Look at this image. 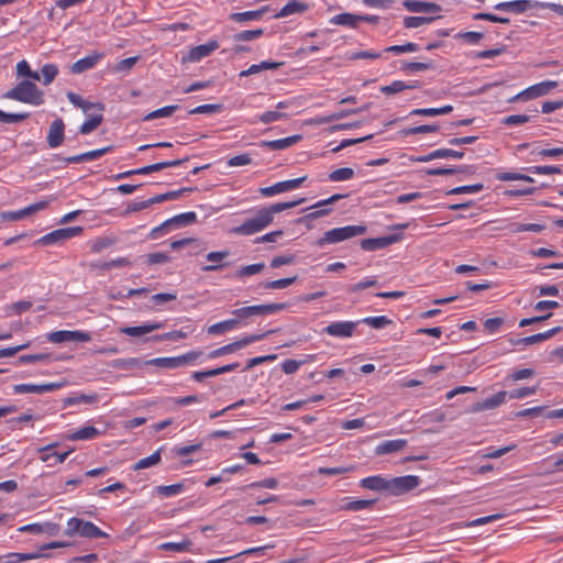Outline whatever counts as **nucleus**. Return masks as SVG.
<instances>
[{
    "instance_id": "37998d69",
    "label": "nucleus",
    "mask_w": 563,
    "mask_h": 563,
    "mask_svg": "<svg viewBox=\"0 0 563 563\" xmlns=\"http://www.w3.org/2000/svg\"><path fill=\"white\" fill-rule=\"evenodd\" d=\"M374 500L368 499L351 500L342 505L341 509L347 511H360L371 508L374 505Z\"/></svg>"
},
{
    "instance_id": "f3484780",
    "label": "nucleus",
    "mask_w": 563,
    "mask_h": 563,
    "mask_svg": "<svg viewBox=\"0 0 563 563\" xmlns=\"http://www.w3.org/2000/svg\"><path fill=\"white\" fill-rule=\"evenodd\" d=\"M344 197H345V195L335 194V195H332L330 198H328L325 200H321V201L317 202L314 206H312L310 208V209L316 208L317 210L308 213L307 216L301 218L299 221L314 220V219H318V218L327 216L331 211V209L323 208V207H325L328 205H331V203H334V202L339 201L340 199H342Z\"/></svg>"
},
{
    "instance_id": "a19ab883",
    "label": "nucleus",
    "mask_w": 563,
    "mask_h": 563,
    "mask_svg": "<svg viewBox=\"0 0 563 563\" xmlns=\"http://www.w3.org/2000/svg\"><path fill=\"white\" fill-rule=\"evenodd\" d=\"M65 232L66 231H64V229H57L55 231H52V232L45 234L44 236H42L38 240V243H41L43 245H51V244H55L60 241L68 240Z\"/></svg>"
},
{
    "instance_id": "412c9836",
    "label": "nucleus",
    "mask_w": 563,
    "mask_h": 563,
    "mask_svg": "<svg viewBox=\"0 0 563 563\" xmlns=\"http://www.w3.org/2000/svg\"><path fill=\"white\" fill-rule=\"evenodd\" d=\"M361 487L375 492H384L388 494L389 478L380 475L369 476L360 482Z\"/></svg>"
},
{
    "instance_id": "680f3d73",
    "label": "nucleus",
    "mask_w": 563,
    "mask_h": 563,
    "mask_svg": "<svg viewBox=\"0 0 563 563\" xmlns=\"http://www.w3.org/2000/svg\"><path fill=\"white\" fill-rule=\"evenodd\" d=\"M187 335H188V332L180 329V330H175V331H170L167 333H163L159 335H155L152 338V340H154V341H164V340L178 341V340L186 339Z\"/></svg>"
},
{
    "instance_id": "4468645a",
    "label": "nucleus",
    "mask_w": 563,
    "mask_h": 563,
    "mask_svg": "<svg viewBox=\"0 0 563 563\" xmlns=\"http://www.w3.org/2000/svg\"><path fill=\"white\" fill-rule=\"evenodd\" d=\"M64 383H47V384H19L13 386V391L15 394H26V393H34V394H44L54 391L60 387H63Z\"/></svg>"
},
{
    "instance_id": "58836bf2",
    "label": "nucleus",
    "mask_w": 563,
    "mask_h": 563,
    "mask_svg": "<svg viewBox=\"0 0 563 563\" xmlns=\"http://www.w3.org/2000/svg\"><path fill=\"white\" fill-rule=\"evenodd\" d=\"M59 70L57 65L55 64H45L41 68V76H42V82L44 86L51 85L56 76L58 75Z\"/></svg>"
},
{
    "instance_id": "2f4dec72",
    "label": "nucleus",
    "mask_w": 563,
    "mask_h": 563,
    "mask_svg": "<svg viewBox=\"0 0 563 563\" xmlns=\"http://www.w3.org/2000/svg\"><path fill=\"white\" fill-rule=\"evenodd\" d=\"M67 99L69 100V102L71 104L82 109V111L86 113L89 112L90 109H95V108L98 109L99 111L103 110V106L101 103L88 102V101L84 100L79 95H77L73 91L67 92Z\"/></svg>"
},
{
    "instance_id": "a878e982",
    "label": "nucleus",
    "mask_w": 563,
    "mask_h": 563,
    "mask_svg": "<svg viewBox=\"0 0 563 563\" xmlns=\"http://www.w3.org/2000/svg\"><path fill=\"white\" fill-rule=\"evenodd\" d=\"M238 367H239V363H232V364H228V365H224V366H221V367H217V368H213V369H208V371H203V372H194L191 377L196 382L200 383L205 378L216 377L218 375H221V374L234 371Z\"/></svg>"
},
{
    "instance_id": "ea45409f",
    "label": "nucleus",
    "mask_w": 563,
    "mask_h": 563,
    "mask_svg": "<svg viewBox=\"0 0 563 563\" xmlns=\"http://www.w3.org/2000/svg\"><path fill=\"white\" fill-rule=\"evenodd\" d=\"M102 120H103V117H102L101 111H99V113H97V114L90 115V118L81 124L80 130H79L80 133L89 134L90 132L96 130L101 124Z\"/></svg>"
},
{
    "instance_id": "f03ea898",
    "label": "nucleus",
    "mask_w": 563,
    "mask_h": 563,
    "mask_svg": "<svg viewBox=\"0 0 563 563\" xmlns=\"http://www.w3.org/2000/svg\"><path fill=\"white\" fill-rule=\"evenodd\" d=\"M367 228L365 225H346L342 228H335L324 232L322 238L317 241L318 246L325 244H334L352 239L354 236L366 233Z\"/></svg>"
},
{
    "instance_id": "a18cd8bd",
    "label": "nucleus",
    "mask_w": 563,
    "mask_h": 563,
    "mask_svg": "<svg viewBox=\"0 0 563 563\" xmlns=\"http://www.w3.org/2000/svg\"><path fill=\"white\" fill-rule=\"evenodd\" d=\"M179 363L180 362L177 360V356L157 357V358H153V360L145 362V364L155 365V366L163 367V368H177V367H180Z\"/></svg>"
},
{
    "instance_id": "39448f33",
    "label": "nucleus",
    "mask_w": 563,
    "mask_h": 563,
    "mask_svg": "<svg viewBox=\"0 0 563 563\" xmlns=\"http://www.w3.org/2000/svg\"><path fill=\"white\" fill-rule=\"evenodd\" d=\"M272 223L268 212L264 209H260L256 216L252 219L244 221L241 225L232 229V232L240 235H252L255 234Z\"/></svg>"
},
{
    "instance_id": "393cba45",
    "label": "nucleus",
    "mask_w": 563,
    "mask_h": 563,
    "mask_svg": "<svg viewBox=\"0 0 563 563\" xmlns=\"http://www.w3.org/2000/svg\"><path fill=\"white\" fill-rule=\"evenodd\" d=\"M506 396H507L506 391H504V390L498 391L497 394L485 399L484 401L476 402L472 407V412H478V411L494 409L505 402Z\"/></svg>"
},
{
    "instance_id": "052dcab7",
    "label": "nucleus",
    "mask_w": 563,
    "mask_h": 563,
    "mask_svg": "<svg viewBox=\"0 0 563 563\" xmlns=\"http://www.w3.org/2000/svg\"><path fill=\"white\" fill-rule=\"evenodd\" d=\"M438 124H423L415 128H409L402 131L405 135L423 134L439 131Z\"/></svg>"
},
{
    "instance_id": "423d86ee",
    "label": "nucleus",
    "mask_w": 563,
    "mask_h": 563,
    "mask_svg": "<svg viewBox=\"0 0 563 563\" xmlns=\"http://www.w3.org/2000/svg\"><path fill=\"white\" fill-rule=\"evenodd\" d=\"M274 331H267L265 333H262V334H252V335H249V336H245L241 340H238L235 342H232L230 344H227V345H223L219 349H216L213 351H211L209 354H208V357L209 358H217V357H220L222 355H227V354H230V353H233L242 347H245L246 345L253 343V342H256V341H260L262 339H264L265 336H267L269 333H273Z\"/></svg>"
},
{
    "instance_id": "a211bd4d",
    "label": "nucleus",
    "mask_w": 563,
    "mask_h": 563,
    "mask_svg": "<svg viewBox=\"0 0 563 563\" xmlns=\"http://www.w3.org/2000/svg\"><path fill=\"white\" fill-rule=\"evenodd\" d=\"M46 207H47V201H40V202L33 203V205L25 207L18 211L2 212L1 217L3 220L18 221V220H21L36 211L45 209Z\"/></svg>"
},
{
    "instance_id": "3c124183",
    "label": "nucleus",
    "mask_w": 563,
    "mask_h": 563,
    "mask_svg": "<svg viewBox=\"0 0 563 563\" xmlns=\"http://www.w3.org/2000/svg\"><path fill=\"white\" fill-rule=\"evenodd\" d=\"M263 33H264L263 29L242 31V32L235 33L233 35V41L234 42L253 41L255 38L261 37L263 35Z\"/></svg>"
},
{
    "instance_id": "338daca9",
    "label": "nucleus",
    "mask_w": 563,
    "mask_h": 563,
    "mask_svg": "<svg viewBox=\"0 0 563 563\" xmlns=\"http://www.w3.org/2000/svg\"><path fill=\"white\" fill-rule=\"evenodd\" d=\"M183 484L162 485L156 487L157 492L165 497L177 495L183 490Z\"/></svg>"
},
{
    "instance_id": "f704fd0d",
    "label": "nucleus",
    "mask_w": 563,
    "mask_h": 563,
    "mask_svg": "<svg viewBox=\"0 0 563 563\" xmlns=\"http://www.w3.org/2000/svg\"><path fill=\"white\" fill-rule=\"evenodd\" d=\"M303 201H305V198H300V199L294 200V201L274 203V205H271L269 207H266L263 209L265 212H268L269 219L273 222L274 214L285 211L290 208H295V207L301 205Z\"/></svg>"
},
{
    "instance_id": "473e14b6",
    "label": "nucleus",
    "mask_w": 563,
    "mask_h": 563,
    "mask_svg": "<svg viewBox=\"0 0 563 563\" xmlns=\"http://www.w3.org/2000/svg\"><path fill=\"white\" fill-rule=\"evenodd\" d=\"M308 10V5L303 2H299L297 0H290L286 5H284L278 13L275 14L276 19L285 18L296 13H302Z\"/></svg>"
},
{
    "instance_id": "0eeeda50",
    "label": "nucleus",
    "mask_w": 563,
    "mask_h": 563,
    "mask_svg": "<svg viewBox=\"0 0 563 563\" xmlns=\"http://www.w3.org/2000/svg\"><path fill=\"white\" fill-rule=\"evenodd\" d=\"M420 484V478L416 475H405L389 478L388 494L399 496L406 494Z\"/></svg>"
},
{
    "instance_id": "f8f14e48",
    "label": "nucleus",
    "mask_w": 563,
    "mask_h": 563,
    "mask_svg": "<svg viewBox=\"0 0 563 563\" xmlns=\"http://www.w3.org/2000/svg\"><path fill=\"white\" fill-rule=\"evenodd\" d=\"M400 239L401 234H390L387 236L364 239L361 241V247L366 252H373L385 249L398 242Z\"/></svg>"
},
{
    "instance_id": "9d476101",
    "label": "nucleus",
    "mask_w": 563,
    "mask_h": 563,
    "mask_svg": "<svg viewBox=\"0 0 563 563\" xmlns=\"http://www.w3.org/2000/svg\"><path fill=\"white\" fill-rule=\"evenodd\" d=\"M360 321H336L327 325L323 331L334 338H351Z\"/></svg>"
},
{
    "instance_id": "6e6552de",
    "label": "nucleus",
    "mask_w": 563,
    "mask_h": 563,
    "mask_svg": "<svg viewBox=\"0 0 563 563\" xmlns=\"http://www.w3.org/2000/svg\"><path fill=\"white\" fill-rule=\"evenodd\" d=\"M558 81L554 80H547L539 84H536L533 86H530L529 88L525 89L523 91L519 92L516 97H514V100H522L528 101L538 97H542L548 95L550 91L555 89L558 87Z\"/></svg>"
},
{
    "instance_id": "bf43d9fd",
    "label": "nucleus",
    "mask_w": 563,
    "mask_h": 563,
    "mask_svg": "<svg viewBox=\"0 0 563 563\" xmlns=\"http://www.w3.org/2000/svg\"><path fill=\"white\" fill-rule=\"evenodd\" d=\"M178 109V106H167L161 109H157L155 111H152L151 113L146 114L144 120L150 121L157 118H165L172 115L176 110Z\"/></svg>"
},
{
    "instance_id": "20e7f679",
    "label": "nucleus",
    "mask_w": 563,
    "mask_h": 563,
    "mask_svg": "<svg viewBox=\"0 0 563 563\" xmlns=\"http://www.w3.org/2000/svg\"><path fill=\"white\" fill-rule=\"evenodd\" d=\"M196 221H197V214L194 211L177 214V216L164 221L161 225L152 229L150 232V238L158 239L163 234L168 233L173 229L187 227V225L195 223Z\"/></svg>"
},
{
    "instance_id": "9b49d317",
    "label": "nucleus",
    "mask_w": 563,
    "mask_h": 563,
    "mask_svg": "<svg viewBox=\"0 0 563 563\" xmlns=\"http://www.w3.org/2000/svg\"><path fill=\"white\" fill-rule=\"evenodd\" d=\"M230 256L229 250L210 252L206 255V260L209 264L202 265L200 269L206 273L218 272L229 266L230 263L225 260Z\"/></svg>"
},
{
    "instance_id": "7ed1b4c3",
    "label": "nucleus",
    "mask_w": 563,
    "mask_h": 563,
    "mask_svg": "<svg viewBox=\"0 0 563 563\" xmlns=\"http://www.w3.org/2000/svg\"><path fill=\"white\" fill-rule=\"evenodd\" d=\"M65 534L68 537H74L75 534H79L84 538L97 539V538H106L108 534L100 530L95 523L90 521H85L79 518H70L67 521V528L65 530Z\"/></svg>"
},
{
    "instance_id": "4d7b16f0",
    "label": "nucleus",
    "mask_w": 563,
    "mask_h": 563,
    "mask_svg": "<svg viewBox=\"0 0 563 563\" xmlns=\"http://www.w3.org/2000/svg\"><path fill=\"white\" fill-rule=\"evenodd\" d=\"M361 322L374 329H383L386 325L390 324L393 321L385 316H378L364 318Z\"/></svg>"
},
{
    "instance_id": "c9c22d12",
    "label": "nucleus",
    "mask_w": 563,
    "mask_h": 563,
    "mask_svg": "<svg viewBox=\"0 0 563 563\" xmlns=\"http://www.w3.org/2000/svg\"><path fill=\"white\" fill-rule=\"evenodd\" d=\"M330 22L335 25L356 27L360 22V15L352 13H340L331 18Z\"/></svg>"
},
{
    "instance_id": "774afa93",
    "label": "nucleus",
    "mask_w": 563,
    "mask_h": 563,
    "mask_svg": "<svg viewBox=\"0 0 563 563\" xmlns=\"http://www.w3.org/2000/svg\"><path fill=\"white\" fill-rule=\"evenodd\" d=\"M115 243L114 239L111 238H100L92 242L91 244V252L93 253H100L101 251L110 247Z\"/></svg>"
},
{
    "instance_id": "09e8293b",
    "label": "nucleus",
    "mask_w": 563,
    "mask_h": 563,
    "mask_svg": "<svg viewBox=\"0 0 563 563\" xmlns=\"http://www.w3.org/2000/svg\"><path fill=\"white\" fill-rule=\"evenodd\" d=\"M265 267L264 263H256L246 266H242L235 272V276L239 278L260 274Z\"/></svg>"
},
{
    "instance_id": "49530a36",
    "label": "nucleus",
    "mask_w": 563,
    "mask_h": 563,
    "mask_svg": "<svg viewBox=\"0 0 563 563\" xmlns=\"http://www.w3.org/2000/svg\"><path fill=\"white\" fill-rule=\"evenodd\" d=\"M190 191H192L191 188H181L179 190L168 191V192L161 194V195H157V196L151 198V202H153V205H154V203H161V202H164L167 200H174V199L179 198L184 192H190Z\"/></svg>"
},
{
    "instance_id": "2eb2a0df",
    "label": "nucleus",
    "mask_w": 563,
    "mask_h": 563,
    "mask_svg": "<svg viewBox=\"0 0 563 563\" xmlns=\"http://www.w3.org/2000/svg\"><path fill=\"white\" fill-rule=\"evenodd\" d=\"M65 124L64 121L58 118L54 120L51 125L47 133V144L51 148H56L60 146L65 139Z\"/></svg>"
},
{
    "instance_id": "f257e3e1",
    "label": "nucleus",
    "mask_w": 563,
    "mask_h": 563,
    "mask_svg": "<svg viewBox=\"0 0 563 563\" xmlns=\"http://www.w3.org/2000/svg\"><path fill=\"white\" fill-rule=\"evenodd\" d=\"M3 98L32 106H41L44 103V92L34 81L27 79L21 80L16 86L8 90L3 95Z\"/></svg>"
},
{
    "instance_id": "dca6fc26",
    "label": "nucleus",
    "mask_w": 563,
    "mask_h": 563,
    "mask_svg": "<svg viewBox=\"0 0 563 563\" xmlns=\"http://www.w3.org/2000/svg\"><path fill=\"white\" fill-rule=\"evenodd\" d=\"M464 157L463 151H455L450 148H439L428 153L427 155L412 158L413 162L427 163L438 158H455L461 159Z\"/></svg>"
},
{
    "instance_id": "8fccbe9b",
    "label": "nucleus",
    "mask_w": 563,
    "mask_h": 563,
    "mask_svg": "<svg viewBox=\"0 0 563 563\" xmlns=\"http://www.w3.org/2000/svg\"><path fill=\"white\" fill-rule=\"evenodd\" d=\"M314 355H309L306 360L296 361V360H286L282 364V368L286 374H294L296 373L299 367L303 364H306L308 361H313Z\"/></svg>"
},
{
    "instance_id": "b1692460",
    "label": "nucleus",
    "mask_w": 563,
    "mask_h": 563,
    "mask_svg": "<svg viewBox=\"0 0 563 563\" xmlns=\"http://www.w3.org/2000/svg\"><path fill=\"white\" fill-rule=\"evenodd\" d=\"M112 146H106L102 148L89 151L79 155L65 157L64 161L68 164H78L82 162H89L101 157L102 155L111 152Z\"/></svg>"
},
{
    "instance_id": "c03bdc74",
    "label": "nucleus",
    "mask_w": 563,
    "mask_h": 563,
    "mask_svg": "<svg viewBox=\"0 0 563 563\" xmlns=\"http://www.w3.org/2000/svg\"><path fill=\"white\" fill-rule=\"evenodd\" d=\"M354 177V170L350 167H342L329 174V180L338 183L350 180Z\"/></svg>"
},
{
    "instance_id": "69168bd1",
    "label": "nucleus",
    "mask_w": 563,
    "mask_h": 563,
    "mask_svg": "<svg viewBox=\"0 0 563 563\" xmlns=\"http://www.w3.org/2000/svg\"><path fill=\"white\" fill-rule=\"evenodd\" d=\"M29 113H7L0 110V122L3 123H16L29 118Z\"/></svg>"
},
{
    "instance_id": "864d4df0",
    "label": "nucleus",
    "mask_w": 563,
    "mask_h": 563,
    "mask_svg": "<svg viewBox=\"0 0 563 563\" xmlns=\"http://www.w3.org/2000/svg\"><path fill=\"white\" fill-rule=\"evenodd\" d=\"M190 547L191 541L184 540L181 542H165L162 543L158 548L164 551L185 552L188 551Z\"/></svg>"
},
{
    "instance_id": "e433bc0d",
    "label": "nucleus",
    "mask_w": 563,
    "mask_h": 563,
    "mask_svg": "<svg viewBox=\"0 0 563 563\" xmlns=\"http://www.w3.org/2000/svg\"><path fill=\"white\" fill-rule=\"evenodd\" d=\"M266 11H267V7H264L260 10H255V11L236 12V13L230 14V19L235 22H246V21L258 20L262 18V15Z\"/></svg>"
},
{
    "instance_id": "79ce46f5",
    "label": "nucleus",
    "mask_w": 563,
    "mask_h": 563,
    "mask_svg": "<svg viewBox=\"0 0 563 563\" xmlns=\"http://www.w3.org/2000/svg\"><path fill=\"white\" fill-rule=\"evenodd\" d=\"M161 451H162V449H158L153 454H151L150 456L139 460L135 463L133 468L135 471H137V470L147 468V467H151V466H154V465L158 464L159 461H161Z\"/></svg>"
},
{
    "instance_id": "c85d7f7f",
    "label": "nucleus",
    "mask_w": 563,
    "mask_h": 563,
    "mask_svg": "<svg viewBox=\"0 0 563 563\" xmlns=\"http://www.w3.org/2000/svg\"><path fill=\"white\" fill-rule=\"evenodd\" d=\"M163 327L164 324L162 322H152L139 327H125L121 329V332L130 336H141L162 329Z\"/></svg>"
},
{
    "instance_id": "5701e85b",
    "label": "nucleus",
    "mask_w": 563,
    "mask_h": 563,
    "mask_svg": "<svg viewBox=\"0 0 563 563\" xmlns=\"http://www.w3.org/2000/svg\"><path fill=\"white\" fill-rule=\"evenodd\" d=\"M218 47H219V43L217 41H210L206 44L195 46L189 51L188 59L190 62H199L203 57L209 56Z\"/></svg>"
},
{
    "instance_id": "c756f323",
    "label": "nucleus",
    "mask_w": 563,
    "mask_h": 563,
    "mask_svg": "<svg viewBox=\"0 0 563 563\" xmlns=\"http://www.w3.org/2000/svg\"><path fill=\"white\" fill-rule=\"evenodd\" d=\"M101 432L92 427V426H85L74 432H70L66 435V439L70 441H80V440H91L97 438Z\"/></svg>"
},
{
    "instance_id": "603ef678",
    "label": "nucleus",
    "mask_w": 563,
    "mask_h": 563,
    "mask_svg": "<svg viewBox=\"0 0 563 563\" xmlns=\"http://www.w3.org/2000/svg\"><path fill=\"white\" fill-rule=\"evenodd\" d=\"M434 19L435 18L432 16H406L404 19V25L407 29H416L431 23Z\"/></svg>"
},
{
    "instance_id": "4c0bfd02",
    "label": "nucleus",
    "mask_w": 563,
    "mask_h": 563,
    "mask_svg": "<svg viewBox=\"0 0 563 563\" xmlns=\"http://www.w3.org/2000/svg\"><path fill=\"white\" fill-rule=\"evenodd\" d=\"M236 325H238V319L233 318V319L223 320V321H220L218 323L210 325L208 328V333L213 334V335L222 334V333H225L228 331L235 329Z\"/></svg>"
},
{
    "instance_id": "e2e57ef3",
    "label": "nucleus",
    "mask_w": 563,
    "mask_h": 563,
    "mask_svg": "<svg viewBox=\"0 0 563 563\" xmlns=\"http://www.w3.org/2000/svg\"><path fill=\"white\" fill-rule=\"evenodd\" d=\"M484 189L483 184H474V185H467V186H460L451 189L448 194L449 195H461V194H476Z\"/></svg>"
},
{
    "instance_id": "6ab92c4d",
    "label": "nucleus",
    "mask_w": 563,
    "mask_h": 563,
    "mask_svg": "<svg viewBox=\"0 0 563 563\" xmlns=\"http://www.w3.org/2000/svg\"><path fill=\"white\" fill-rule=\"evenodd\" d=\"M531 8H536L534 2L530 0H514L499 2L494 5V9L497 11L512 12V13H523Z\"/></svg>"
},
{
    "instance_id": "bb28decb",
    "label": "nucleus",
    "mask_w": 563,
    "mask_h": 563,
    "mask_svg": "<svg viewBox=\"0 0 563 563\" xmlns=\"http://www.w3.org/2000/svg\"><path fill=\"white\" fill-rule=\"evenodd\" d=\"M407 445V440L405 439H396L384 441L378 444L375 449V453L377 455H385L394 452L401 451Z\"/></svg>"
},
{
    "instance_id": "de8ad7c7",
    "label": "nucleus",
    "mask_w": 563,
    "mask_h": 563,
    "mask_svg": "<svg viewBox=\"0 0 563 563\" xmlns=\"http://www.w3.org/2000/svg\"><path fill=\"white\" fill-rule=\"evenodd\" d=\"M470 169H471L470 166L451 167V168L438 167V168H429V169H427L426 174L427 175H431V176H445V175H453V174H456V173H460V172H470Z\"/></svg>"
},
{
    "instance_id": "7c9ffc66",
    "label": "nucleus",
    "mask_w": 563,
    "mask_h": 563,
    "mask_svg": "<svg viewBox=\"0 0 563 563\" xmlns=\"http://www.w3.org/2000/svg\"><path fill=\"white\" fill-rule=\"evenodd\" d=\"M56 445H57L56 443H53V444H48L44 448L38 449V453L41 454L40 455L41 461H43L45 463H49L51 459H54V464H60V463L65 462L67 456L70 454V451H67L64 453H56V452L46 453V451H48L52 448H55Z\"/></svg>"
},
{
    "instance_id": "5fc2aeb1",
    "label": "nucleus",
    "mask_w": 563,
    "mask_h": 563,
    "mask_svg": "<svg viewBox=\"0 0 563 563\" xmlns=\"http://www.w3.org/2000/svg\"><path fill=\"white\" fill-rule=\"evenodd\" d=\"M98 400V395H85V394H77L71 397H68L65 400L66 405H77V404H95Z\"/></svg>"
},
{
    "instance_id": "aec40b11",
    "label": "nucleus",
    "mask_w": 563,
    "mask_h": 563,
    "mask_svg": "<svg viewBox=\"0 0 563 563\" xmlns=\"http://www.w3.org/2000/svg\"><path fill=\"white\" fill-rule=\"evenodd\" d=\"M103 57V53H93L84 58H80L76 63L70 66V71L73 74H81L89 69H92L98 62Z\"/></svg>"
},
{
    "instance_id": "6e6d98bb",
    "label": "nucleus",
    "mask_w": 563,
    "mask_h": 563,
    "mask_svg": "<svg viewBox=\"0 0 563 563\" xmlns=\"http://www.w3.org/2000/svg\"><path fill=\"white\" fill-rule=\"evenodd\" d=\"M297 279V276L282 278L277 280L266 282L262 285L264 289H284L292 285Z\"/></svg>"
},
{
    "instance_id": "72a5a7b5",
    "label": "nucleus",
    "mask_w": 563,
    "mask_h": 563,
    "mask_svg": "<svg viewBox=\"0 0 563 563\" xmlns=\"http://www.w3.org/2000/svg\"><path fill=\"white\" fill-rule=\"evenodd\" d=\"M286 308V303H267V305H257L250 306L252 316H266L278 312Z\"/></svg>"
},
{
    "instance_id": "cd10ccee",
    "label": "nucleus",
    "mask_w": 563,
    "mask_h": 563,
    "mask_svg": "<svg viewBox=\"0 0 563 563\" xmlns=\"http://www.w3.org/2000/svg\"><path fill=\"white\" fill-rule=\"evenodd\" d=\"M301 140V135H291L285 139L274 141H262L261 146L268 147L273 151H282L292 146Z\"/></svg>"
},
{
    "instance_id": "ddd939ff",
    "label": "nucleus",
    "mask_w": 563,
    "mask_h": 563,
    "mask_svg": "<svg viewBox=\"0 0 563 563\" xmlns=\"http://www.w3.org/2000/svg\"><path fill=\"white\" fill-rule=\"evenodd\" d=\"M561 331H562V327L559 325V327L552 328L545 332L533 334V335L526 336L522 339H509V342L512 346L532 345V344H537V343L543 342L545 340H549L552 336H554L555 334L560 333Z\"/></svg>"
},
{
    "instance_id": "1a4fd4ad",
    "label": "nucleus",
    "mask_w": 563,
    "mask_h": 563,
    "mask_svg": "<svg viewBox=\"0 0 563 563\" xmlns=\"http://www.w3.org/2000/svg\"><path fill=\"white\" fill-rule=\"evenodd\" d=\"M47 340L52 343H64V342H88L91 336L88 332L75 330H59L48 333Z\"/></svg>"
},
{
    "instance_id": "13d9d810",
    "label": "nucleus",
    "mask_w": 563,
    "mask_h": 563,
    "mask_svg": "<svg viewBox=\"0 0 563 563\" xmlns=\"http://www.w3.org/2000/svg\"><path fill=\"white\" fill-rule=\"evenodd\" d=\"M287 118H288L287 113L274 110V111H266V112L262 113L258 117V120L264 124H268V123H273L278 120L287 119Z\"/></svg>"
},
{
    "instance_id": "0e129e2a",
    "label": "nucleus",
    "mask_w": 563,
    "mask_h": 563,
    "mask_svg": "<svg viewBox=\"0 0 563 563\" xmlns=\"http://www.w3.org/2000/svg\"><path fill=\"white\" fill-rule=\"evenodd\" d=\"M284 181H279L269 187L260 188V194L264 197H272L282 192H286Z\"/></svg>"
},
{
    "instance_id": "4be33fe9",
    "label": "nucleus",
    "mask_w": 563,
    "mask_h": 563,
    "mask_svg": "<svg viewBox=\"0 0 563 563\" xmlns=\"http://www.w3.org/2000/svg\"><path fill=\"white\" fill-rule=\"evenodd\" d=\"M402 5L410 12L419 13H437L441 11V7L434 2H424L416 0H405Z\"/></svg>"
}]
</instances>
